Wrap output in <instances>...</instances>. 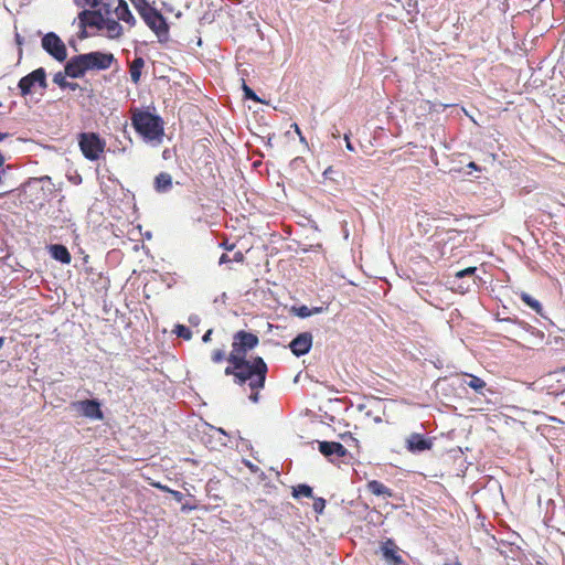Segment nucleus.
<instances>
[{
  "label": "nucleus",
  "mask_w": 565,
  "mask_h": 565,
  "mask_svg": "<svg viewBox=\"0 0 565 565\" xmlns=\"http://www.w3.org/2000/svg\"><path fill=\"white\" fill-rule=\"evenodd\" d=\"M267 364L260 356L253 358L252 360H243V364L236 369V363H230L224 370L225 375L233 376L234 383L244 385L248 383L252 391H255L249 398L256 403L258 402V390L265 386L267 375Z\"/></svg>",
  "instance_id": "obj_1"
},
{
  "label": "nucleus",
  "mask_w": 565,
  "mask_h": 565,
  "mask_svg": "<svg viewBox=\"0 0 565 565\" xmlns=\"http://www.w3.org/2000/svg\"><path fill=\"white\" fill-rule=\"evenodd\" d=\"M131 124L136 131L147 140H156L163 135L161 118L149 111L136 109L131 116Z\"/></svg>",
  "instance_id": "obj_2"
},
{
  "label": "nucleus",
  "mask_w": 565,
  "mask_h": 565,
  "mask_svg": "<svg viewBox=\"0 0 565 565\" xmlns=\"http://www.w3.org/2000/svg\"><path fill=\"white\" fill-rule=\"evenodd\" d=\"M259 339L256 334L239 330L233 335L232 351L227 356L228 363H236V369L246 360L248 351L258 345Z\"/></svg>",
  "instance_id": "obj_3"
},
{
  "label": "nucleus",
  "mask_w": 565,
  "mask_h": 565,
  "mask_svg": "<svg viewBox=\"0 0 565 565\" xmlns=\"http://www.w3.org/2000/svg\"><path fill=\"white\" fill-rule=\"evenodd\" d=\"M77 142L82 154L89 161L99 160L105 152L106 141L97 132H81Z\"/></svg>",
  "instance_id": "obj_4"
},
{
  "label": "nucleus",
  "mask_w": 565,
  "mask_h": 565,
  "mask_svg": "<svg viewBox=\"0 0 565 565\" xmlns=\"http://www.w3.org/2000/svg\"><path fill=\"white\" fill-rule=\"evenodd\" d=\"M42 47L58 62H63L67 57L64 42L54 32H49L42 38Z\"/></svg>",
  "instance_id": "obj_5"
},
{
  "label": "nucleus",
  "mask_w": 565,
  "mask_h": 565,
  "mask_svg": "<svg viewBox=\"0 0 565 565\" xmlns=\"http://www.w3.org/2000/svg\"><path fill=\"white\" fill-rule=\"evenodd\" d=\"M104 14L100 10H83L78 13V24L81 28L79 38L84 39L87 36L86 28H96L103 30Z\"/></svg>",
  "instance_id": "obj_6"
},
{
  "label": "nucleus",
  "mask_w": 565,
  "mask_h": 565,
  "mask_svg": "<svg viewBox=\"0 0 565 565\" xmlns=\"http://www.w3.org/2000/svg\"><path fill=\"white\" fill-rule=\"evenodd\" d=\"M71 408L89 419L102 420L104 418V414L100 409V403L97 399L72 402Z\"/></svg>",
  "instance_id": "obj_7"
},
{
  "label": "nucleus",
  "mask_w": 565,
  "mask_h": 565,
  "mask_svg": "<svg viewBox=\"0 0 565 565\" xmlns=\"http://www.w3.org/2000/svg\"><path fill=\"white\" fill-rule=\"evenodd\" d=\"M39 84L40 87L45 88L47 86L46 83V73L43 67L36 68L26 76H23L18 84L21 96H26L31 94L32 87Z\"/></svg>",
  "instance_id": "obj_8"
},
{
  "label": "nucleus",
  "mask_w": 565,
  "mask_h": 565,
  "mask_svg": "<svg viewBox=\"0 0 565 565\" xmlns=\"http://www.w3.org/2000/svg\"><path fill=\"white\" fill-rule=\"evenodd\" d=\"M148 28L153 31L158 38L167 36L169 33V26L164 17L156 9L152 8L148 12L141 15Z\"/></svg>",
  "instance_id": "obj_9"
},
{
  "label": "nucleus",
  "mask_w": 565,
  "mask_h": 565,
  "mask_svg": "<svg viewBox=\"0 0 565 565\" xmlns=\"http://www.w3.org/2000/svg\"><path fill=\"white\" fill-rule=\"evenodd\" d=\"M406 449L412 454L424 452L433 448V440L419 433H412L405 441Z\"/></svg>",
  "instance_id": "obj_10"
},
{
  "label": "nucleus",
  "mask_w": 565,
  "mask_h": 565,
  "mask_svg": "<svg viewBox=\"0 0 565 565\" xmlns=\"http://www.w3.org/2000/svg\"><path fill=\"white\" fill-rule=\"evenodd\" d=\"M381 552L385 559V565H406L402 555L398 553L399 548L392 539H387L381 545Z\"/></svg>",
  "instance_id": "obj_11"
},
{
  "label": "nucleus",
  "mask_w": 565,
  "mask_h": 565,
  "mask_svg": "<svg viewBox=\"0 0 565 565\" xmlns=\"http://www.w3.org/2000/svg\"><path fill=\"white\" fill-rule=\"evenodd\" d=\"M89 70H107L115 61L113 53L90 52L85 54Z\"/></svg>",
  "instance_id": "obj_12"
},
{
  "label": "nucleus",
  "mask_w": 565,
  "mask_h": 565,
  "mask_svg": "<svg viewBox=\"0 0 565 565\" xmlns=\"http://www.w3.org/2000/svg\"><path fill=\"white\" fill-rule=\"evenodd\" d=\"M89 71L85 54L72 57L65 65V74L72 78L82 77Z\"/></svg>",
  "instance_id": "obj_13"
},
{
  "label": "nucleus",
  "mask_w": 565,
  "mask_h": 565,
  "mask_svg": "<svg viewBox=\"0 0 565 565\" xmlns=\"http://www.w3.org/2000/svg\"><path fill=\"white\" fill-rule=\"evenodd\" d=\"M312 345V337L310 333L298 334L289 344L291 352L297 355H303L309 352Z\"/></svg>",
  "instance_id": "obj_14"
},
{
  "label": "nucleus",
  "mask_w": 565,
  "mask_h": 565,
  "mask_svg": "<svg viewBox=\"0 0 565 565\" xmlns=\"http://www.w3.org/2000/svg\"><path fill=\"white\" fill-rule=\"evenodd\" d=\"M319 451L327 458H342L348 454L347 448L337 441H320Z\"/></svg>",
  "instance_id": "obj_15"
},
{
  "label": "nucleus",
  "mask_w": 565,
  "mask_h": 565,
  "mask_svg": "<svg viewBox=\"0 0 565 565\" xmlns=\"http://www.w3.org/2000/svg\"><path fill=\"white\" fill-rule=\"evenodd\" d=\"M114 12L118 21H122L129 26H134L136 24V19L125 0L117 1V6L115 7Z\"/></svg>",
  "instance_id": "obj_16"
},
{
  "label": "nucleus",
  "mask_w": 565,
  "mask_h": 565,
  "mask_svg": "<svg viewBox=\"0 0 565 565\" xmlns=\"http://www.w3.org/2000/svg\"><path fill=\"white\" fill-rule=\"evenodd\" d=\"M462 376L465 377L462 384L467 385L476 393L484 395V391L487 390V383L482 379L469 373H462Z\"/></svg>",
  "instance_id": "obj_17"
},
{
  "label": "nucleus",
  "mask_w": 565,
  "mask_h": 565,
  "mask_svg": "<svg viewBox=\"0 0 565 565\" xmlns=\"http://www.w3.org/2000/svg\"><path fill=\"white\" fill-rule=\"evenodd\" d=\"M103 30H106V34L109 39H118L122 34V26L119 24L118 20L106 17L103 22Z\"/></svg>",
  "instance_id": "obj_18"
},
{
  "label": "nucleus",
  "mask_w": 565,
  "mask_h": 565,
  "mask_svg": "<svg viewBox=\"0 0 565 565\" xmlns=\"http://www.w3.org/2000/svg\"><path fill=\"white\" fill-rule=\"evenodd\" d=\"M366 489L369 492L376 497L391 498L393 495L392 490L386 487L384 483L377 480H371L366 483Z\"/></svg>",
  "instance_id": "obj_19"
},
{
  "label": "nucleus",
  "mask_w": 565,
  "mask_h": 565,
  "mask_svg": "<svg viewBox=\"0 0 565 565\" xmlns=\"http://www.w3.org/2000/svg\"><path fill=\"white\" fill-rule=\"evenodd\" d=\"M145 66V61L142 57H135L134 61L129 65V74L131 82L134 84H138L141 77V71Z\"/></svg>",
  "instance_id": "obj_20"
},
{
  "label": "nucleus",
  "mask_w": 565,
  "mask_h": 565,
  "mask_svg": "<svg viewBox=\"0 0 565 565\" xmlns=\"http://www.w3.org/2000/svg\"><path fill=\"white\" fill-rule=\"evenodd\" d=\"M172 186V178L167 172L159 173L154 179V189L158 192H166Z\"/></svg>",
  "instance_id": "obj_21"
},
{
  "label": "nucleus",
  "mask_w": 565,
  "mask_h": 565,
  "mask_svg": "<svg viewBox=\"0 0 565 565\" xmlns=\"http://www.w3.org/2000/svg\"><path fill=\"white\" fill-rule=\"evenodd\" d=\"M520 299L526 305L529 306L531 309H533L536 313L539 315H542V311H543V307L542 305L540 303L539 300L534 299L533 297H531L527 292L525 291H522L520 292Z\"/></svg>",
  "instance_id": "obj_22"
},
{
  "label": "nucleus",
  "mask_w": 565,
  "mask_h": 565,
  "mask_svg": "<svg viewBox=\"0 0 565 565\" xmlns=\"http://www.w3.org/2000/svg\"><path fill=\"white\" fill-rule=\"evenodd\" d=\"M294 498H313L312 488L308 484L301 483L292 488Z\"/></svg>",
  "instance_id": "obj_23"
},
{
  "label": "nucleus",
  "mask_w": 565,
  "mask_h": 565,
  "mask_svg": "<svg viewBox=\"0 0 565 565\" xmlns=\"http://www.w3.org/2000/svg\"><path fill=\"white\" fill-rule=\"evenodd\" d=\"M50 252L54 259L63 264H70L71 254L68 253V249H50Z\"/></svg>",
  "instance_id": "obj_24"
},
{
  "label": "nucleus",
  "mask_w": 565,
  "mask_h": 565,
  "mask_svg": "<svg viewBox=\"0 0 565 565\" xmlns=\"http://www.w3.org/2000/svg\"><path fill=\"white\" fill-rule=\"evenodd\" d=\"M130 1L134 4L135 9L140 14V17L153 8L148 3L147 0H130Z\"/></svg>",
  "instance_id": "obj_25"
},
{
  "label": "nucleus",
  "mask_w": 565,
  "mask_h": 565,
  "mask_svg": "<svg viewBox=\"0 0 565 565\" xmlns=\"http://www.w3.org/2000/svg\"><path fill=\"white\" fill-rule=\"evenodd\" d=\"M174 333L179 338H182L184 340H190L192 338L191 330L188 327L183 326V324H177L175 329H174Z\"/></svg>",
  "instance_id": "obj_26"
},
{
  "label": "nucleus",
  "mask_w": 565,
  "mask_h": 565,
  "mask_svg": "<svg viewBox=\"0 0 565 565\" xmlns=\"http://www.w3.org/2000/svg\"><path fill=\"white\" fill-rule=\"evenodd\" d=\"M243 90H244V96L246 99H250V100H254V102H260V99L258 98V96L255 94V92L245 83V81L243 79Z\"/></svg>",
  "instance_id": "obj_27"
},
{
  "label": "nucleus",
  "mask_w": 565,
  "mask_h": 565,
  "mask_svg": "<svg viewBox=\"0 0 565 565\" xmlns=\"http://www.w3.org/2000/svg\"><path fill=\"white\" fill-rule=\"evenodd\" d=\"M66 74L65 72L62 73V72H57L54 77H53V82L58 85L61 88H66L67 85H68V82L66 81Z\"/></svg>",
  "instance_id": "obj_28"
},
{
  "label": "nucleus",
  "mask_w": 565,
  "mask_h": 565,
  "mask_svg": "<svg viewBox=\"0 0 565 565\" xmlns=\"http://www.w3.org/2000/svg\"><path fill=\"white\" fill-rule=\"evenodd\" d=\"M211 359L214 363H221L225 359L227 360L225 352L222 349H215L211 354Z\"/></svg>",
  "instance_id": "obj_29"
},
{
  "label": "nucleus",
  "mask_w": 565,
  "mask_h": 565,
  "mask_svg": "<svg viewBox=\"0 0 565 565\" xmlns=\"http://www.w3.org/2000/svg\"><path fill=\"white\" fill-rule=\"evenodd\" d=\"M100 0H74L78 8L92 7L95 8L99 4Z\"/></svg>",
  "instance_id": "obj_30"
},
{
  "label": "nucleus",
  "mask_w": 565,
  "mask_h": 565,
  "mask_svg": "<svg viewBox=\"0 0 565 565\" xmlns=\"http://www.w3.org/2000/svg\"><path fill=\"white\" fill-rule=\"evenodd\" d=\"M312 507L317 513H322L326 508V500L323 498H316Z\"/></svg>",
  "instance_id": "obj_31"
},
{
  "label": "nucleus",
  "mask_w": 565,
  "mask_h": 565,
  "mask_svg": "<svg viewBox=\"0 0 565 565\" xmlns=\"http://www.w3.org/2000/svg\"><path fill=\"white\" fill-rule=\"evenodd\" d=\"M477 270V267H468L456 273V278H463L466 276H472Z\"/></svg>",
  "instance_id": "obj_32"
},
{
  "label": "nucleus",
  "mask_w": 565,
  "mask_h": 565,
  "mask_svg": "<svg viewBox=\"0 0 565 565\" xmlns=\"http://www.w3.org/2000/svg\"><path fill=\"white\" fill-rule=\"evenodd\" d=\"M297 316L300 318H307L312 316V311L307 306H300L296 309Z\"/></svg>",
  "instance_id": "obj_33"
},
{
  "label": "nucleus",
  "mask_w": 565,
  "mask_h": 565,
  "mask_svg": "<svg viewBox=\"0 0 565 565\" xmlns=\"http://www.w3.org/2000/svg\"><path fill=\"white\" fill-rule=\"evenodd\" d=\"M291 128L295 130V132L299 137L300 142H302V143H305L307 146L308 142H307L305 136L302 135V131H301L300 127L298 126V124L294 122L291 125Z\"/></svg>",
  "instance_id": "obj_34"
},
{
  "label": "nucleus",
  "mask_w": 565,
  "mask_h": 565,
  "mask_svg": "<svg viewBox=\"0 0 565 565\" xmlns=\"http://www.w3.org/2000/svg\"><path fill=\"white\" fill-rule=\"evenodd\" d=\"M171 495L178 502H181L183 500V498H184L183 493L180 492V491H177V490L171 491Z\"/></svg>",
  "instance_id": "obj_35"
},
{
  "label": "nucleus",
  "mask_w": 565,
  "mask_h": 565,
  "mask_svg": "<svg viewBox=\"0 0 565 565\" xmlns=\"http://www.w3.org/2000/svg\"><path fill=\"white\" fill-rule=\"evenodd\" d=\"M244 259V255L241 250L234 253L233 260L241 263Z\"/></svg>",
  "instance_id": "obj_36"
},
{
  "label": "nucleus",
  "mask_w": 565,
  "mask_h": 565,
  "mask_svg": "<svg viewBox=\"0 0 565 565\" xmlns=\"http://www.w3.org/2000/svg\"><path fill=\"white\" fill-rule=\"evenodd\" d=\"M154 486H156L158 489H160L161 491L168 492V493H170V494H171V491H173V490H172V489H170L169 487H167V486H162V484H160V483H157V484H154Z\"/></svg>",
  "instance_id": "obj_37"
},
{
  "label": "nucleus",
  "mask_w": 565,
  "mask_h": 565,
  "mask_svg": "<svg viewBox=\"0 0 565 565\" xmlns=\"http://www.w3.org/2000/svg\"><path fill=\"white\" fill-rule=\"evenodd\" d=\"M196 509V505H189L188 503L183 504L181 507V511L183 512H186V511H192V510H195Z\"/></svg>",
  "instance_id": "obj_38"
},
{
  "label": "nucleus",
  "mask_w": 565,
  "mask_h": 565,
  "mask_svg": "<svg viewBox=\"0 0 565 565\" xmlns=\"http://www.w3.org/2000/svg\"><path fill=\"white\" fill-rule=\"evenodd\" d=\"M211 335H212V330L210 329V330H207V331L204 333V335H203V338H202L203 342H209V341L211 340Z\"/></svg>",
  "instance_id": "obj_39"
},
{
  "label": "nucleus",
  "mask_w": 565,
  "mask_h": 565,
  "mask_svg": "<svg viewBox=\"0 0 565 565\" xmlns=\"http://www.w3.org/2000/svg\"><path fill=\"white\" fill-rule=\"evenodd\" d=\"M232 259L226 255V254H223L221 257H220V264H224V263H227V262H231Z\"/></svg>",
  "instance_id": "obj_40"
},
{
  "label": "nucleus",
  "mask_w": 565,
  "mask_h": 565,
  "mask_svg": "<svg viewBox=\"0 0 565 565\" xmlns=\"http://www.w3.org/2000/svg\"><path fill=\"white\" fill-rule=\"evenodd\" d=\"M344 139H345V141H347V148H348L350 151H353V150H354V148H353L352 143H351V142H350V140H349V136H348V135H345V136H344Z\"/></svg>",
  "instance_id": "obj_41"
},
{
  "label": "nucleus",
  "mask_w": 565,
  "mask_h": 565,
  "mask_svg": "<svg viewBox=\"0 0 565 565\" xmlns=\"http://www.w3.org/2000/svg\"><path fill=\"white\" fill-rule=\"evenodd\" d=\"M77 87H78V84H77V83H70V82H68V85H67V87H66V88H70V89H72V90H75Z\"/></svg>",
  "instance_id": "obj_42"
},
{
  "label": "nucleus",
  "mask_w": 565,
  "mask_h": 565,
  "mask_svg": "<svg viewBox=\"0 0 565 565\" xmlns=\"http://www.w3.org/2000/svg\"><path fill=\"white\" fill-rule=\"evenodd\" d=\"M312 311V315L315 313H320L322 311V308L321 307H315L312 309H310Z\"/></svg>",
  "instance_id": "obj_43"
},
{
  "label": "nucleus",
  "mask_w": 565,
  "mask_h": 565,
  "mask_svg": "<svg viewBox=\"0 0 565 565\" xmlns=\"http://www.w3.org/2000/svg\"><path fill=\"white\" fill-rule=\"evenodd\" d=\"M469 168L473 169V170H479V167L475 163V162H470L468 164Z\"/></svg>",
  "instance_id": "obj_44"
},
{
  "label": "nucleus",
  "mask_w": 565,
  "mask_h": 565,
  "mask_svg": "<svg viewBox=\"0 0 565 565\" xmlns=\"http://www.w3.org/2000/svg\"><path fill=\"white\" fill-rule=\"evenodd\" d=\"M8 137H9V134L0 132V141H2L3 139H6Z\"/></svg>",
  "instance_id": "obj_45"
},
{
  "label": "nucleus",
  "mask_w": 565,
  "mask_h": 565,
  "mask_svg": "<svg viewBox=\"0 0 565 565\" xmlns=\"http://www.w3.org/2000/svg\"><path fill=\"white\" fill-rule=\"evenodd\" d=\"M4 163V157L3 154L0 152V167H2Z\"/></svg>",
  "instance_id": "obj_46"
},
{
  "label": "nucleus",
  "mask_w": 565,
  "mask_h": 565,
  "mask_svg": "<svg viewBox=\"0 0 565 565\" xmlns=\"http://www.w3.org/2000/svg\"><path fill=\"white\" fill-rule=\"evenodd\" d=\"M49 247L57 248V247H64V246H63V245H61V244H52V245H50Z\"/></svg>",
  "instance_id": "obj_47"
},
{
  "label": "nucleus",
  "mask_w": 565,
  "mask_h": 565,
  "mask_svg": "<svg viewBox=\"0 0 565 565\" xmlns=\"http://www.w3.org/2000/svg\"><path fill=\"white\" fill-rule=\"evenodd\" d=\"M218 247H228V246L226 245V242H223V243L218 244Z\"/></svg>",
  "instance_id": "obj_48"
},
{
  "label": "nucleus",
  "mask_w": 565,
  "mask_h": 565,
  "mask_svg": "<svg viewBox=\"0 0 565 565\" xmlns=\"http://www.w3.org/2000/svg\"><path fill=\"white\" fill-rule=\"evenodd\" d=\"M458 288H461V289H462V291H461V292H465V290H468V289H469V286H466V288H463V287L459 286Z\"/></svg>",
  "instance_id": "obj_49"
},
{
  "label": "nucleus",
  "mask_w": 565,
  "mask_h": 565,
  "mask_svg": "<svg viewBox=\"0 0 565 565\" xmlns=\"http://www.w3.org/2000/svg\"><path fill=\"white\" fill-rule=\"evenodd\" d=\"M3 342H4V339H3V338H0V348H2Z\"/></svg>",
  "instance_id": "obj_50"
},
{
  "label": "nucleus",
  "mask_w": 565,
  "mask_h": 565,
  "mask_svg": "<svg viewBox=\"0 0 565 565\" xmlns=\"http://www.w3.org/2000/svg\"><path fill=\"white\" fill-rule=\"evenodd\" d=\"M374 420H375L376 423H381V422H382L381 417H376Z\"/></svg>",
  "instance_id": "obj_51"
},
{
  "label": "nucleus",
  "mask_w": 565,
  "mask_h": 565,
  "mask_svg": "<svg viewBox=\"0 0 565 565\" xmlns=\"http://www.w3.org/2000/svg\"><path fill=\"white\" fill-rule=\"evenodd\" d=\"M328 173H331V168H329V169H327V170L324 171V174H328Z\"/></svg>",
  "instance_id": "obj_52"
},
{
  "label": "nucleus",
  "mask_w": 565,
  "mask_h": 565,
  "mask_svg": "<svg viewBox=\"0 0 565 565\" xmlns=\"http://www.w3.org/2000/svg\"><path fill=\"white\" fill-rule=\"evenodd\" d=\"M328 173H331V168H329V169H327V170L324 171V174H328Z\"/></svg>",
  "instance_id": "obj_53"
},
{
  "label": "nucleus",
  "mask_w": 565,
  "mask_h": 565,
  "mask_svg": "<svg viewBox=\"0 0 565 565\" xmlns=\"http://www.w3.org/2000/svg\"><path fill=\"white\" fill-rule=\"evenodd\" d=\"M454 565H462L460 562H456Z\"/></svg>",
  "instance_id": "obj_54"
}]
</instances>
